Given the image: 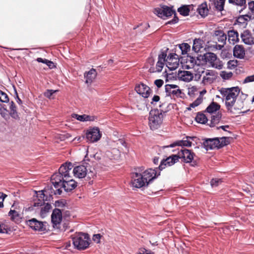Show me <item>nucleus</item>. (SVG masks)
<instances>
[{
  "instance_id": "1",
  "label": "nucleus",
  "mask_w": 254,
  "mask_h": 254,
  "mask_svg": "<svg viewBox=\"0 0 254 254\" xmlns=\"http://www.w3.org/2000/svg\"><path fill=\"white\" fill-rule=\"evenodd\" d=\"M72 168V164L70 162L63 164L59 169V172L51 176V181L55 188H63L65 191L68 192L77 187V183L69 175Z\"/></svg>"
},
{
  "instance_id": "2",
  "label": "nucleus",
  "mask_w": 254,
  "mask_h": 254,
  "mask_svg": "<svg viewBox=\"0 0 254 254\" xmlns=\"http://www.w3.org/2000/svg\"><path fill=\"white\" fill-rule=\"evenodd\" d=\"M219 91L221 95L225 97V105L227 109L230 112H232V107L240 91L239 88L238 87L221 88Z\"/></svg>"
},
{
  "instance_id": "3",
  "label": "nucleus",
  "mask_w": 254,
  "mask_h": 254,
  "mask_svg": "<svg viewBox=\"0 0 254 254\" xmlns=\"http://www.w3.org/2000/svg\"><path fill=\"white\" fill-rule=\"evenodd\" d=\"M154 12L158 17L162 19H166L174 14V18L168 21L166 24H174L179 21V18L176 16L175 10L173 9L172 7H170L167 5H162L160 7L155 8Z\"/></svg>"
},
{
  "instance_id": "4",
  "label": "nucleus",
  "mask_w": 254,
  "mask_h": 254,
  "mask_svg": "<svg viewBox=\"0 0 254 254\" xmlns=\"http://www.w3.org/2000/svg\"><path fill=\"white\" fill-rule=\"evenodd\" d=\"M73 173L75 177L83 178L86 176L88 178H93L95 175V169L88 163L76 166L73 170Z\"/></svg>"
},
{
  "instance_id": "5",
  "label": "nucleus",
  "mask_w": 254,
  "mask_h": 254,
  "mask_svg": "<svg viewBox=\"0 0 254 254\" xmlns=\"http://www.w3.org/2000/svg\"><path fill=\"white\" fill-rule=\"evenodd\" d=\"M162 112L165 113L166 111L158 109L151 110L149 113L148 118L149 126L151 130H155L160 127L163 123V115Z\"/></svg>"
},
{
  "instance_id": "6",
  "label": "nucleus",
  "mask_w": 254,
  "mask_h": 254,
  "mask_svg": "<svg viewBox=\"0 0 254 254\" xmlns=\"http://www.w3.org/2000/svg\"><path fill=\"white\" fill-rule=\"evenodd\" d=\"M89 237L87 234L79 233L72 238V243L75 248L78 250H85L88 248Z\"/></svg>"
},
{
  "instance_id": "7",
  "label": "nucleus",
  "mask_w": 254,
  "mask_h": 254,
  "mask_svg": "<svg viewBox=\"0 0 254 254\" xmlns=\"http://www.w3.org/2000/svg\"><path fill=\"white\" fill-rule=\"evenodd\" d=\"M205 61L209 63L214 68L221 69L223 64L221 61L217 58V56L213 53H207L204 55Z\"/></svg>"
},
{
  "instance_id": "8",
  "label": "nucleus",
  "mask_w": 254,
  "mask_h": 254,
  "mask_svg": "<svg viewBox=\"0 0 254 254\" xmlns=\"http://www.w3.org/2000/svg\"><path fill=\"white\" fill-rule=\"evenodd\" d=\"M101 136L99 128L97 127L89 129L86 133V138L90 142H97L101 138Z\"/></svg>"
},
{
  "instance_id": "9",
  "label": "nucleus",
  "mask_w": 254,
  "mask_h": 254,
  "mask_svg": "<svg viewBox=\"0 0 254 254\" xmlns=\"http://www.w3.org/2000/svg\"><path fill=\"white\" fill-rule=\"evenodd\" d=\"M46 222L38 221L36 218H32L26 221V224L35 231H44L46 230Z\"/></svg>"
},
{
  "instance_id": "10",
  "label": "nucleus",
  "mask_w": 254,
  "mask_h": 254,
  "mask_svg": "<svg viewBox=\"0 0 254 254\" xmlns=\"http://www.w3.org/2000/svg\"><path fill=\"white\" fill-rule=\"evenodd\" d=\"M196 137L194 136H187L186 137L184 138L183 140H177L169 145L168 146H162V148L163 149H165L168 147H174L176 146H181V147H190L192 144V142L190 141V139L193 140Z\"/></svg>"
},
{
  "instance_id": "11",
  "label": "nucleus",
  "mask_w": 254,
  "mask_h": 254,
  "mask_svg": "<svg viewBox=\"0 0 254 254\" xmlns=\"http://www.w3.org/2000/svg\"><path fill=\"white\" fill-rule=\"evenodd\" d=\"M165 92L166 96H170L171 98L180 97L182 93L179 86L175 84H166L165 85Z\"/></svg>"
},
{
  "instance_id": "12",
  "label": "nucleus",
  "mask_w": 254,
  "mask_h": 254,
  "mask_svg": "<svg viewBox=\"0 0 254 254\" xmlns=\"http://www.w3.org/2000/svg\"><path fill=\"white\" fill-rule=\"evenodd\" d=\"M179 56L175 53L170 54L166 58L167 66L171 70L177 68L179 65Z\"/></svg>"
},
{
  "instance_id": "13",
  "label": "nucleus",
  "mask_w": 254,
  "mask_h": 254,
  "mask_svg": "<svg viewBox=\"0 0 254 254\" xmlns=\"http://www.w3.org/2000/svg\"><path fill=\"white\" fill-rule=\"evenodd\" d=\"M178 156L179 159H182L184 162L191 163L193 159L194 153L190 150L184 149L178 152Z\"/></svg>"
},
{
  "instance_id": "14",
  "label": "nucleus",
  "mask_w": 254,
  "mask_h": 254,
  "mask_svg": "<svg viewBox=\"0 0 254 254\" xmlns=\"http://www.w3.org/2000/svg\"><path fill=\"white\" fill-rule=\"evenodd\" d=\"M132 186L136 188H141L147 185V182L144 179L142 174L135 173L132 175Z\"/></svg>"
},
{
  "instance_id": "15",
  "label": "nucleus",
  "mask_w": 254,
  "mask_h": 254,
  "mask_svg": "<svg viewBox=\"0 0 254 254\" xmlns=\"http://www.w3.org/2000/svg\"><path fill=\"white\" fill-rule=\"evenodd\" d=\"M179 161V157L177 155H172L166 159L161 160L160 164L158 167L159 171L162 170L168 165L169 166L174 165L175 163Z\"/></svg>"
},
{
  "instance_id": "16",
  "label": "nucleus",
  "mask_w": 254,
  "mask_h": 254,
  "mask_svg": "<svg viewBox=\"0 0 254 254\" xmlns=\"http://www.w3.org/2000/svg\"><path fill=\"white\" fill-rule=\"evenodd\" d=\"M158 169V168H156L154 169L149 168L145 170L143 173L142 175L143 176L144 179H145V180L147 182V186L153 180L156 178L157 176L160 175V172L157 174V170Z\"/></svg>"
},
{
  "instance_id": "17",
  "label": "nucleus",
  "mask_w": 254,
  "mask_h": 254,
  "mask_svg": "<svg viewBox=\"0 0 254 254\" xmlns=\"http://www.w3.org/2000/svg\"><path fill=\"white\" fill-rule=\"evenodd\" d=\"M219 139L218 137L213 138H206L204 139L203 143L204 148L206 150H211L218 148V145H220Z\"/></svg>"
},
{
  "instance_id": "18",
  "label": "nucleus",
  "mask_w": 254,
  "mask_h": 254,
  "mask_svg": "<svg viewBox=\"0 0 254 254\" xmlns=\"http://www.w3.org/2000/svg\"><path fill=\"white\" fill-rule=\"evenodd\" d=\"M135 90L138 94L145 98H148L151 93L149 87L143 83H140L136 85L135 87Z\"/></svg>"
},
{
  "instance_id": "19",
  "label": "nucleus",
  "mask_w": 254,
  "mask_h": 254,
  "mask_svg": "<svg viewBox=\"0 0 254 254\" xmlns=\"http://www.w3.org/2000/svg\"><path fill=\"white\" fill-rule=\"evenodd\" d=\"M62 220V214L60 209L55 208L53 210L51 215V221L54 227L60 224Z\"/></svg>"
},
{
  "instance_id": "20",
  "label": "nucleus",
  "mask_w": 254,
  "mask_h": 254,
  "mask_svg": "<svg viewBox=\"0 0 254 254\" xmlns=\"http://www.w3.org/2000/svg\"><path fill=\"white\" fill-rule=\"evenodd\" d=\"M215 79V72L212 70H205L204 73L202 82L204 84H210L213 82Z\"/></svg>"
},
{
  "instance_id": "21",
  "label": "nucleus",
  "mask_w": 254,
  "mask_h": 254,
  "mask_svg": "<svg viewBox=\"0 0 254 254\" xmlns=\"http://www.w3.org/2000/svg\"><path fill=\"white\" fill-rule=\"evenodd\" d=\"M56 190H54L51 186H46L43 190L47 196H48L49 199L52 197L53 195H61L62 190L61 188H55Z\"/></svg>"
},
{
  "instance_id": "22",
  "label": "nucleus",
  "mask_w": 254,
  "mask_h": 254,
  "mask_svg": "<svg viewBox=\"0 0 254 254\" xmlns=\"http://www.w3.org/2000/svg\"><path fill=\"white\" fill-rule=\"evenodd\" d=\"M205 69L199 64L196 65L194 68V72L193 73V79L195 81H198L200 79L201 76L203 77L204 73H205Z\"/></svg>"
},
{
  "instance_id": "23",
  "label": "nucleus",
  "mask_w": 254,
  "mask_h": 254,
  "mask_svg": "<svg viewBox=\"0 0 254 254\" xmlns=\"http://www.w3.org/2000/svg\"><path fill=\"white\" fill-rule=\"evenodd\" d=\"M228 40L230 44L234 45L239 41L238 32L234 30H230L228 32Z\"/></svg>"
},
{
  "instance_id": "24",
  "label": "nucleus",
  "mask_w": 254,
  "mask_h": 254,
  "mask_svg": "<svg viewBox=\"0 0 254 254\" xmlns=\"http://www.w3.org/2000/svg\"><path fill=\"white\" fill-rule=\"evenodd\" d=\"M71 117L73 118L76 119L77 120L80 122H86V121H93L96 118L94 116H91L86 114L79 115L77 114H72Z\"/></svg>"
},
{
  "instance_id": "25",
  "label": "nucleus",
  "mask_w": 254,
  "mask_h": 254,
  "mask_svg": "<svg viewBox=\"0 0 254 254\" xmlns=\"http://www.w3.org/2000/svg\"><path fill=\"white\" fill-rule=\"evenodd\" d=\"M245 52L244 48L241 45H237L233 49V55L235 57L242 59L244 57Z\"/></svg>"
},
{
  "instance_id": "26",
  "label": "nucleus",
  "mask_w": 254,
  "mask_h": 254,
  "mask_svg": "<svg viewBox=\"0 0 254 254\" xmlns=\"http://www.w3.org/2000/svg\"><path fill=\"white\" fill-rule=\"evenodd\" d=\"M213 37H215L217 38V41L223 45L226 44L227 40V35L224 32L221 30H217L214 31L213 34Z\"/></svg>"
},
{
  "instance_id": "27",
  "label": "nucleus",
  "mask_w": 254,
  "mask_h": 254,
  "mask_svg": "<svg viewBox=\"0 0 254 254\" xmlns=\"http://www.w3.org/2000/svg\"><path fill=\"white\" fill-rule=\"evenodd\" d=\"M8 113L12 118L15 120H19L20 117L17 111L16 106L12 101L9 103V110Z\"/></svg>"
},
{
  "instance_id": "28",
  "label": "nucleus",
  "mask_w": 254,
  "mask_h": 254,
  "mask_svg": "<svg viewBox=\"0 0 254 254\" xmlns=\"http://www.w3.org/2000/svg\"><path fill=\"white\" fill-rule=\"evenodd\" d=\"M179 75L180 78L185 82H190L193 79V73L190 71H181Z\"/></svg>"
},
{
  "instance_id": "29",
  "label": "nucleus",
  "mask_w": 254,
  "mask_h": 254,
  "mask_svg": "<svg viewBox=\"0 0 254 254\" xmlns=\"http://www.w3.org/2000/svg\"><path fill=\"white\" fill-rule=\"evenodd\" d=\"M222 114L220 112H217L215 115H212L211 116V119L209 121V123L208 125L210 127H214L217 125L221 120Z\"/></svg>"
},
{
  "instance_id": "30",
  "label": "nucleus",
  "mask_w": 254,
  "mask_h": 254,
  "mask_svg": "<svg viewBox=\"0 0 254 254\" xmlns=\"http://www.w3.org/2000/svg\"><path fill=\"white\" fill-rule=\"evenodd\" d=\"M196 10L201 17H204L207 16L209 11L207 3L206 2H204L199 5L196 8Z\"/></svg>"
},
{
  "instance_id": "31",
  "label": "nucleus",
  "mask_w": 254,
  "mask_h": 254,
  "mask_svg": "<svg viewBox=\"0 0 254 254\" xmlns=\"http://www.w3.org/2000/svg\"><path fill=\"white\" fill-rule=\"evenodd\" d=\"M241 37L242 41L246 44L251 45L254 43L253 37L252 36L251 34H250L247 31H244L243 33H242Z\"/></svg>"
},
{
  "instance_id": "32",
  "label": "nucleus",
  "mask_w": 254,
  "mask_h": 254,
  "mask_svg": "<svg viewBox=\"0 0 254 254\" xmlns=\"http://www.w3.org/2000/svg\"><path fill=\"white\" fill-rule=\"evenodd\" d=\"M198 59H196L194 57L190 56H188L186 59V68L190 69L191 68H194V67L197 65Z\"/></svg>"
},
{
  "instance_id": "33",
  "label": "nucleus",
  "mask_w": 254,
  "mask_h": 254,
  "mask_svg": "<svg viewBox=\"0 0 254 254\" xmlns=\"http://www.w3.org/2000/svg\"><path fill=\"white\" fill-rule=\"evenodd\" d=\"M228 2L230 4L242 7L239 11L240 13L247 7L246 0H228Z\"/></svg>"
},
{
  "instance_id": "34",
  "label": "nucleus",
  "mask_w": 254,
  "mask_h": 254,
  "mask_svg": "<svg viewBox=\"0 0 254 254\" xmlns=\"http://www.w3.org/2000/svg\"><path fill=\"white\" fill-rule=\"evenodd\" d=\"M84 76L86 78V83H91L96 76V70L92 68Z\"/></svg>"
},
{
  "instance_id": "35",
  "label": "nucleus",
  "mask_w": 254,
  "mask_h": 254,
  "mask_svg": "<svg viewBox=\"0 0 254 254\" xmlns=\"http://www.w3.org/2000/svg\"><path fill=\"white\" fill-rule=\"evenodd\" d=\"M220 109V105L216 102H212L206 109V111L209 113L213 114Z\"/></svg>"
},
{
  "instance_id": "36",
  "label": "nucleus",
  "mask_w": 254,
  "mask_h": 254,
  "mask_svg": "<svg viewBox=\"0 0 254 254\" xmlns=\"http://www.w3.org/2000/svg\"><path fill=\"white\" fill-rule=\"evenodd\" d=\"M203 41L200 39H195L193 40V44L192 46V50L195 53L199 52L200 49L203 48Z\"/></svg>"
},
{
  "instance_id": "37",
  "label": "nucleus",
  "mask_w": 254,
  "mask_h": 254,
  "mask_svg": "<svg viewBox=\"0 0 254 254\" xmlns=\"http://www.w3.org/2000/svg\"><path fill=\"white\" fill-rule=\"evenodd\" d=\"M192 7V5H184L178 8V11L182 15L184 16H188Z\"/></svg>"
},
{
  "instance_id": "38",
  "label": "nucleus",
  "mask_w": 254,
  "mask_h": 254,
  "mask_svg": "<svg viewBox=\"0 0 254 254\" xmlns=\"http://www.w3.org/2000/svg\"><path fill=\"white\" fill-rule=\"evenodd\" d=\"M252 19V16L250 14H247L239 16L237 20L238 23L242 24H246L248 21Z\"/></svg>"
},
{
  "instance_id": "39",
  "label": "nucleus",
  "mask_w": 254,
  "mask_h": 254,
  "mask_svg": "<svg viewBox=\"0 0 254 254\" xmlns=\"http://www.w3.org/2000/svg\"><path fill=\"white\" fill-rule=\"evenodd\" d=\"M195 119L197 123L202 124H206L208 121L206 116L201 113H198Z\"/></svg>"
},
{
  "instance_id": "40",
  "label": "nucleus",
  "mask_w": 254,
  "mask_h": 254,
  "mask_svg": "<svg viewBox=\"0 0 254 254\" xmlns=\"http://www.w3.org/2000/svg\"><path fill=\"white\" fill-rule=\"evenodd\" d=\"M178 47L181 51L182 55L187 54L188 52L190 50V45L186 43H183L182 44L178 45Z\"/></svg>"
},
{
  "instance_id": "41",
  "label": "nucleus",
  "mask_w": 254,
  "mask_h": 254,
  "mask_svg": "<svg viewBox=\"0 0 254 254\" xmlns=\"http://www.w3.org/2000/svg\"><path fill=\"white\" fill-rule=\"evenodd\" d=\"M226 0H214V5L216 9L222 11L224 9V6Z\"/></svg>"
},
{
  "instance_id": "42",
  "label": "nucleus",
  "mask_w": 254,
  "mask_h": 254,
  "mask_svg": "<svg viewBox=\"0 0 254 254\" xmlns=\"http://www.w3.org/2000/svg\"><path fill=\"white\" fill-rule=\"evenodd\" d=\"M219 145H218V148H220L229 143V138L227 137H222L219 138Z\"/></svg>"
},
{
  "instance_id": "43",
  "label": "nucleus",
  "mask_w": 254,
  "mask_h": 254,
  "mask_svg": "<svg viewBox=\"0 0 254 254\" xmlns=\"http://www.w3.org/2000/svg\"><path fill=\"white\" fill-rule=\"evenodd\" d=\"M202 102V99L200 97L197 98L194 102L191 103L190 105V107L187 108L188 110H190L191 108H195L198 106L199 105L201 104Z\"/></svg>"
},
{
  "instance_id": "44",
  "label": "nucleus",
  "mask_w": 254,
  "mask_h": 254,
  "mask_svg": "<svg viewBox=\"0 0 254 254\" xmlns=\"http://www.w3.org/2000/svg\"><path fill=\"white\" fill-rule=\"evenodd\" d=\"M8 215L10 216L11 219L15 221L19 216V213L14 210H10L8 212Z\"/></svg>"
},
{
  "instance_id": "45",
  "label": "nucleus",
  "mask_w": 254,
  "mask_h": 254,
  "mask_svg": "<svg viewBox=\"0 0 254 254\" xmlns=\"http://www.w3.org/2000/svg\"><path fill=\"white\" fill-rule=\"evenodd\" d=\"M36 193H37L38 198H40V199H43L44 201L50 200L48 198V196L46 195L43 190L39 191L38 192H36Z\"/></svg>"
},
{
  "instance_id": "46",
  "label": "nucleus",
  "mask_w": 254,
  "mask_h": 254,
  "mask_svg": "<svg viewBox=\"0 0 254 254\" xmlns=\"http://www.w3.org/2000/svg\"><path fill=\"white\" fill-rule=\"evenodd\" d=\"M52 206L49 203H45L44 207L41 208V214H45L46 213L48 212L49 210L51 209Z\"/></svg>"
},
{
  "instance_id": "47",
  "label": "nucleus",
  "mask_w": 254,
  "mask_h": 254,
  "mask_svg": "<svg viewBox=\"0 0 254 254\" xmlns=\"http://www.w3.org/2000/svg\"><path fill=\"white\" fill-rule=\"evenodd\" d=\"M238 62L237 60H230L227 63V67L229 69H233L237 67Z\"/></svg>"
},
{
  "instance_id": "48",
  "label": "nucleus",
  "mask_w": 254,
  "mask_h": 254,
  "mask_svg": "<svg viewBox=\"0 0 254 254\" xmlns=\"http://www.w3.org/2000/svg\"><path fill=\"white\" fill-rule=\"evenodd\" d=\"M0 101L1 102L7 103L9 101L8 95L1 91H0Z\"/></svg>"
},
{
  "instance_id": "49",
  "label": "nucleus",
  "mask_w": 254,
  "mask_h": 254,
  "mask_svg": "<svg viewBox=\"0 0 254 254\" xmlns=\"http://www.w3.org/2000/svg\"><path fill=\"white\" fill-rule=\"evenodd\" d=\"M222 182V181L220 179H212L210 181L211 186L212 187H216L218 186L219 184H220Z\"/></svg>"
},
{
  "instance_id": "50",
  "label": "nucleus",
  "mask_w": 254,
  "mask_h": 254,
  "mask_svg": "<svg viewBox=\"0 0 254 254\" xmlns=\"http://www.w3.org/2000/svg\"><path fill=\"white\" fill-rule=\"evenodd\" d=\"M233 76V73L232 72H227L226 71H222L221 74V76L224 79H229Z\"/></svg>"
},
{
  "instance_id": "51",
  "label": "nucleus",
  "mask_w": 254,
  "mask_h": 254,
  "mask_svg": "<svg viewBox=\"0 0 254 254\" xmlns=\"http://www.w3.org/2000/svg\"><path fill=\"white\" fill-rule=\"evenodd\" d=\"M164 62L158 60L156 64V69L158 72L162 71V68L164 65Z\"/></svg>"
},
{
  "instance_id": "52",
  "label": "nucleus",
  "mask_w": 254,
  "mask_h": 254,
  "mask_svg": "<svg viewBox=\"0 0 254 254\" xmlns=\"http://www.w3.org/2000/svg\"><path fill=\"white\" fill-rule=\"evenodd\" d=\"M45 201L43 199H40V198H38V200L34 202L33 205L34 207L41 206L45 204Z\"/></svg>"
},
{
  "instance_id": "53",
  "label": "nucleus",
  "mask_w": 254,
  "mask_h": 254,
  "mask_svg": "<svg viewBox=\"0 0 254 254\" xmlns=\"http://www.w3.org/2000/svg\"><path fill=\"white\" fill-rule=\"evenodd\" d=\"M248 5L251 13L254 14V1L252 0L248 2Z\"/></svg>"
},
{
  "instance_id": "54",
  "label": "nucleus",
  "mask_w": 254,
  "mask_h": 254,
  "mask_svg": "<svg viewBox=\"0 0 254 254\" xmlns=\"http://www.w3.org/2000/svg\"><path fill=\"white\" fill-rule=\"evenodd\" d=\"M166 53H165L164 52H161V53L158 56V60L166 62Z\"/></svg>"
},
{
  "instance_id": "55",
  "label": "nucleus",
  "mask_w": 254,
  "mask_h": 254,
  "mask_svg": "<svg viewBox=\"0 0 254 254\" xmlns=\"http://www.w3.org/2000/svg\"><path fill=\"white\" fill-rule=\"evenodd\" d=\"M101 237L102 236L99 234H94L93 236L92 240L96 243H99Z\"/></svg>"
},
{
  "instance_id": "56",
  "label": "nucleus",
  "mask_w": 254,
  "mask_h": 254,
  "mask_svg": "<svg viewBox=\"0 0 254 254\" xmlns=\"http://www.w3.org/2000/svg\"><path fill=\"white\" fill-rule=\"evenodd\" d=\"M253 81H254V74L246 77V78L244 79L243 83H247Z\"/></svg>"
},
{
  "instance_id": "57",
  "label": "nucleus",
  "mask_w": 254,
  "mask_h": 254,
  "mask_svg": "<svg viewBox=\"0 0 254 254\" xmlns=\"http://www.w3.org/2000/svg\"><path fill=\"white\" fill-rule=\"evenodd\" d=\"M7 232L5 225L3 223H0V233H7Z\"/></svg>"
},
{
  "instance_id": "58",
  "label": "nucleus",
  "mask_w": 254,
  "mask_h": 254,
  "mask_svg": "<svg viewBox=\"0 0 254 254\" xmlns=\"http://www.w3.org/2000/svg\"><path fill=\"white\" fill-rule=\"evenodd\" d=\"M164 83V81L162 79H156L154 81V84L158 87H161Z\"/></svg>"
},
{
  "instance_id": "59",
  "label": "nucleus",
  "mask_w": 254,
  "mask_h": 254,
  "mask_svg": "<svg viewBox=\"0 0 254 254\" xmlns=\"http://www.w3.org/2000/svg\"><path fill=\"white\" fill-rule=\"evenodd\" d=\"M55 92V91L53 90H47L45 93V96L48 98H50L51 96Z\"/></svg>"
},
{
  "instance_id": "60",
  "label": "nucleus",
  "mask_w": 254,
  "mask_h": 254,
  "mask_svg": "<svg viewBox=\"0 0 254 254\" xmlns=\"http://www.w3.org/2000/svg\"><path fill=\"white\" fill-rule=\"evenodd\" d=\"M8 112L5 108H2V110L0 111V114L3 118H5L6 116H7V112Z\"/></svg>"
},
{
  "instance_id": "61",
  "label": "nucleus",
  "mask_w": 254,
  "mask_h": 254,
  "mask_svg": "<svg viewBox=\"0 0 254 254\" xmlns=\"http://www.w3.org/2000/svg\"><path fill=\"white\" fill-rule=\"evenodd\" d=\"M15 98H16L17 103L20 105H21L22 104V101L19 98L18 93H17V91H16V90H15Z\"/></svg>"
},
{
  "instance_id": "62",
  "label": "nucleus",
  "mask_w": 254,
  "mask_h": 254,
  "mask_svg": "<svg viewBox=\"0 0 254 254\" xmlns=\"http://www.w3.org/2000/svg\"><path fill=\"white\" fill-rule=\"evenodd\" d=\"M36 61L39 63H42L47 64H48L49 60L45 59H44L41 58H38L36 59Z\"/></svg>"
},
{
  "instance_id": "63",
  "label": "nucleus",
  "mask_w": 254,
  "mask_h": 254,
  "mask_svg": "<svg viewBox=\"0 0 254 254\" xmlns=\"http://www.w3.org/2000/svg\"><path fill=\"white\" fill-rule=\"evenodd\" d=\"M160 100V97L158 95H154L152 99V101L151 102V103L153 104L154 102H157Z\"/></svg>"
},
{
  "instance_id": "64",
  "label": "nucleus",
  "mask_w": 254,
  "mask_h": 254,
  "mask_svg": "<svg viewBox=\"0 0 254 254\" xmlns=\"http://www.w3.org/2000/svg\"><path fill=\"white\" fill-rule=\"evenodd\" d=\"M47 66L50 68V69H52L54 67H55V65H54V64L53 62L51 61H48V64H47Z\"/></svg>"
}]
</instances>
